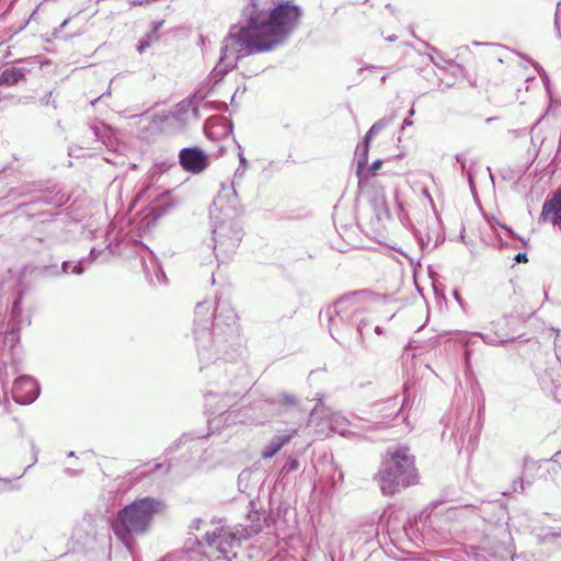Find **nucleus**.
I'll return each mask as SVG.
<instances>
[{"label":"nucleus","mask_w":561,"mask_h":561,"mask_svg":"<svg viewBox=\"0 0 561 561\" xmlns=\"http://www.w3.org/2000/svg\"><path fill=\"white\" fill-rule=\"evenodd\" d=\"M300 15L298 5L284 2L270 12L252 13L244 25L232 26L224 41L215 76L233 69L244 56L271 50L282 44L297 26Z\"/></svg>","instance_id":"f257e3e1"},{"label":"nucleus","mask_w":561,"mask_h":561,"mask_svg":"<svg viewBox=\"0 0 561 561\" xmlns=\"http://www.w3.org/2000/svg\"><path fill=\"white\" fill-rule=\"evenodd\" d=\"M232 196V201L227 205L229 195H219L214 201V208L211 209V217L214 218V250L218 259H226L233 253L243 234L238 221L240 209L234 192Z\"/></svg>","instance_id":"f03ea898"},{"label":"nucleus","mask_w":561,"mask_h":561,"mask_svg":"<svg viewBox=\"0 0 561 561\" xmlns=\"http://www.w3.org/2000/svg\"><path fill=\"white\" fill-rule=\"evenodd\" d=\"M164 511V504L152 497L134 501L119 511L112 523L115 536L131 550V536L146 533L154 515Z\"/></svg>","instance_id":"7ed1b4c3"},{"label":"nucleus","mask_w":561,"mask_h":561,"mask_svg":"<svg viewBox=\"0 0 561 561\" xmlns=\"http://www.w3.org/2000/svg\"><path fill=\"white\" fill-rule=\"evenodd\" d=\"M377 480L385 495H392L402 488L415 484L417 473L414 467V458L409 454V450L400 448L390 458L386 459L377 474Z\"/></svg>","instance_id":"20e7f679"},{"label":"nucleus","mask_w":561,"mask_h":561,"mask_svg":"<svg viewBox=\"0 0 561 561\" xmlns=\"http://www.w3.org/2000/svg\"><path fill=\"white\" fill-rule=\"evenodd\" d=\"M260 531V527L251 526L242 527L238 526L229 528L225 526H216L213 530H207L203 541H199V546L208 558L224 559L231 561L232 557H236L234 550L240 546L241 541L250 538L254 534Z\"/></svg>","instance_id":"39448f33"},{"label":"nucleus","mask_w":561,"mask_h":561,"mask_svg":"<svg viewBox=\"0 0 561 561\" xmlns=\"http://www.w3.org/2000/svg\"><path fill=\"white\" fill-rule=\"evenodd\" d=\"M360 307V298L355 294L340 298L334 305V314L330 317L331 327H337L340 321L352 320Z\"/></svg>","instance_id":"423d86ee"},{"label":"nucleus","mask_w":561,"mask_h":561,"mask_svg":"<svg viewBox=\"0 0 561 561\" xmlns=\"http://www.w3.org/2000/svg\"><path fill=\"white\" fill-rule=\"evenodd\" d=\"M39 393V388L35 379L28 376L16 378L12 387L13 399L21 404L33 402Z\"/></svg>","instance_id":"0eeeda50"},{"label":"nucleus","mask_w":561,"mask_h":561,"mask_svg":"<svg viewBox=\"0 0 561 561\" xmlns=\"http://www.w3.org/2000/svg\"><path fill=\"white\" fill-rule=\"evenodd\" d=\"M179 158L183 169L192 173H199L208 165V156L198 148L182 149Z\"/></svg>","instance_id":"6e6552de"},{"label":"nucleus","mask_w":561,"mask_h":561,"mask_svg":"<svg viewBox=\"0 0 561 561\" xmlns=\"http://www.w3.org/2000/svg\"><path fill=\"white\" fill-rule=\"evenodd\" d=\"M318 417L328 419V430L330 432H337L340 434H344L347 425V420L337 412H331L324 407H316L311 413L312 422Z\"/></svg>","instance_id":"1a4fd4ad"},{"label":"nucleus","mask_w":561,"mask_h":561,"mask_svg":"<svg viewBox=\"0 0 561 561\" xmlns=\"http://www.w3.org/2000/svg\"><path fill=\"white\" fill-rule=\"evenodd\" d=\"M543 221L553 226H561V193H556L551 198L545 201L540 214Z\"/></svg>","instance_id":"9d476101"},{"label":"nucleus","mask_w":561,"mask_h":561,"mask_svg":"<svg viewBox=\"0 0 561 561\" xmlns=\"http://www.w3.org/2000/svg\"><path fill=\"white\" fill-rule=\"evenodd\" d=\"M295 434H296V430H294L287 434L275 435L270 440V443L263 448V450L261 453L262 458L268 459V458H272L273 456H275L282 449V447L284 445H286L287 443L290 442V439L294 437Z\"/></svg>","instance_id":"9b49d317"},{"label":"nucleus","mask_w":561,"mask_h":561,"mask_svg":"<svg viewBox=\"0 0 561 561\" xmlns=\"http://www.w3.org/2000/svg\"><path fill=\"white\" fill-rule=\"evenodd\" d=\"M25 71L23 68H8L0 73V84L14 85L24 78Z\"/></svg>","instance_id":"f8f14e48"},{"label":"nucleus","mask_w":561,"mask_h":561,"mask_svg":"<svg viewBox=\"0 0 561 561\" xmlns=\"http://www.w3.org/2000/svg\"><path fill=\"white\" fill-rule=\"evenodd\" d=\"M98 257V253L95 251V249H92L90 251V256L89 259H87V261L89 262H92L94 261L95 259ZM85 262V260H82L80 262H77V263H71V262H64L62 263V271L65 273H72V274H81L83 272V263Z\"/></svg>","instance_id":"ddd939ff"},{"label":"nucleus","mask_w":561,"mask_h":561,"mask_svg":"<svg viewBox=\"0 0 561 561\" xmlns=\"http://www.w3.org/2000/svg\"><path fill=\"white\" fill-rule=\"evenodd\" d=\"M370 140L371 139H367V135H366L363 144L358 145V147L356 149L358 172L367 163V154H368V150H369Z\"/></svg>","instance_id":"4468645a"},{"label":"nucleus","mask_w":561,"mask_h":561,"mask_svg":"<svg viewBox=\"0 0 561 561\" xmlns=\"http://www.w3.org/2000/svg\"><path fill=\"white\" fill-rule=\"evenodd\" d=\"M158 25H156L154 30L147 34L145 38H142L137 47V50L141 54L144 53L148 47L151 46L152 43L157 42L159 36L157 34Z\"/></svg>","instance_id":"2eb2a0df"},{"label":"nucleus","mask_w":561,"mask_h":561,"mask_svg":"<svg viewBox=\"0 0 561 561\" xmlns=\"http://www.w3.org/2000/svg\"><path fill=\"white\" fill-rule=\"evenodd\" d=\"M391 117H383L376 122L368 130L367 139H371L375 135H377L380 130H382L386 126H388L391 123Z\"/></svg>","instance_id":"dca6fc26"},{"label":"nucleus","mask_w":561,"mask_h":561,"mask_svg":"<svg viewBox=\"0 0 561 561\" xmlns=\"http://www.w3.org/2000/svg\"><path fill=\"white\" fill-rule=\"evenodd\" d=\"M453 296L457 300V302L462 307L463 306V300H462L459 291L458 290H454Z\"/></svg>","instance_id":"f3484780"},{"label":"nucleus","mask_w":561,"mask_h":561,"mask_svg":"<svg viewBox=\"0 0 561 561\" xmlns=\"http://www.w3.org/2000/svg\"><path fill=\"white\" fill-rule=\"evenodd\" d=\"M381 167V161L380 160H376L373 164H371V171H373V174L376 173L377 170H379Z\"/></svg>","instance_id":"a211bd4d"},{"label":"nucleus","mask_w":561,"mask_h":561,"mask_svg":"<svg viewBox=\"0 0 561 561\" xmlns=\"http://www.w3.org/2000/svg\"><path fill=\"white\" fill-rule=\"evenodd\" d=\"M202 523H203L202 519H195V520L192 522L191 527L194 528V529H199Z\"/></svg>","instance_id":"6ab92c4d"},{"label":"nucleus","mask_w":561,"mask_h":561,"mask_svg":"<svg viewBox=\"0 0 561 561\" xmlns=\"http://www.w3.org/2000/svg\"><path fill=\"white\" fill-rule=\"evenodd\" d=\"M284 402L285 403H294L295 402V399L289 397V396H285L284 397Z\"/></svg>","instance_id":"aec40b11"},{"label":"nucleus","mask_w":561,"mask_h":561,"mask_svg":"<svg viewBox=\"0 0 561 561\" xmlns=\"http://www.w3.org/2000/svg\"><path fill=\"white\" fill-rule=\"evenodd\" d=\"M516 260H517V261H519V262H520V261H527V259H526V254H522V253L517 254V255H516Z\"/></svg>","instance_id":"412c9836"},{"label":"nucleus","mask_w":561,"mask_h":561,"mask_svg":"<svg viewBox=\"0 0 561 561\" xmlns=\"http://www.w3.org/2000/svg\"><path fill=\"white\" fill-rule=\"evenodd\" d=\"M457 161L460 163L461 169L463 170L465 169V160L460 156H457Z\"/></svg>","instance_id":"4be33fe9"},{"label":"nucleus","mask_w":561,"mask_h":561,"mask_svg":"<svg viewBox=\"0 0 561 561\" xmlns=\"http://www.w3.org/2000/svg\"><path fill=\"white\" fill-rule=\"evenodd\" d=\"M363 329H364V322L362 321L359 324H358V332L362 334L363 333Z\"/></svg>","instance_id":"5701e85b"},{"label":"nucleus","mask_w":561,"mask_h":561,"mask_svg":"<svg viewBox=\"0 0 561 561\" xmlns=\"http://www.w3.org/2000/svg\"><path fill=\"white\" fill-rule=\"evenodd\" d=\"M205 308V305L204 304H199L197 306V312H202V310Z\"/></svg>","instance_id":"b1692460"},{"label":"nucleus","mask_w":561,"mask_h":561,"mask_svg":"<svg viewBox=\"0 0 561 561\" xmlns=\"http://www.w3.org/2000/svg\"><path fill=\"white\" fill-rule=\"evenodd\" d=\"M239 158H240V162L242 164H245L247 161H245L244 157L241 153L239 154Z\"/></svg>","instance_id":"393cba45"},{"label":"nucleus","mask_w":561,"mask_h":561,"mask_svg":"<svg viewBox=\"0 0 561 561\" xmlns=\"http://www.w3.org/2000/svg\"><path fill=\"white\" fill-rule=\"evenodd\" d=\"M375 332H376L377 334H381V333H382L381 328L377 325V327L375 328Z\"/></svg>","instance_id":"a878e982"},{"label":"nucleus","mask_w":561,"mask_h":561,"mask_svg":"<svg viewBox=\"0 0 561 561\" xmlns=\"http://www.w3.org/2000/svg\"><path fill=\"white\" fill-rule=\"evenodd\" d=\"M411 124H412V122H411V121H409V119H404V122H403V126H409V125H411Z\"/></svg>","instance_id":"bb28decb"},{"label":"nucleus","mask_w":561,"mask_h":561,"mask_svg":"<svg viewBox=\"0 0 561 561\" xmlns=\"http://www.w3.org/2000/svg\"><path fill=\"white\" fill-rule=\"evenodd\" d=\"M423 194H424V196H426L427 198H430V199H431L430 194H428V191H427L426 188L423 191Z\"/></svg>","instance_id":"cd10ccee"},{"label":"nucleus","mask_w":561,"mask_h":561,"mask_svg":"<svg viewBox=\"0 0 561 561\" xmlns=\"http://www.w3.org/2000/svg\"><path fill=\"white\" fill-rule=\"evenodd\" d=\"M156 468L160 469V468H162V465H157Z\"/></svg>","instance_id":"c85d7f7f"},{"label":"nucleus","mask_w":561,"mask_h":561,"mask_svg":"<svg viewBox=\"0 0 561 561\" xmlns=\"http://www.w3.org/2000/svg\"><path fill=\"white\" fill-rule=\"evenodd\" d=\"M161 561H170V559H169V558H164V559H163V560H161Z\"/></svg>","instance_id":"c756f323"}]
</instances>
